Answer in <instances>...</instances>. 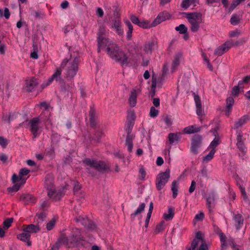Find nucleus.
<instances>
[{"label":"nucleus","instance_id":"obj_1","mask_svg":"<svg viewBox=\"0 0 250 250\" xmlns=\"http://www.w3.org/2000/svg\"><path fill=\"white\" fill-rule=\"evenodd\" d=\"M68 62V60L65 59L62 61L60 67L57 68L55 72L49 78L46 82H44L41 85L42 88L48 86L55 80L59 82L61 91L66 92L69 91L70 88L73 87L74 83L73 81H70L69 83H66L64 80L61 78L62 72V69L66 65Z\"/></svg>","mask_w":250,"mask_h":250},{"label":"nucleus","instance_id":"obj_2","mask_svg":"<svg viewBox=\"0 0 250 250\" xmlns=\"http://www.w3.org/2000/svg\"><path fill=\"white\" fill-rule=\"evenodd\" d=\"M82 162L86 167V171L90 174H92L90 168H93L101 173L108 172L110 171L109 165L103 161H97L94 159L86 158L83 159Z\"/></svg>","mask_w":250,"mask_h":250},{"label":"nucleus","instance_id":"obj_3","mask_svg":"<svg viewBox=\"0 0 250 250\" xmlns=\"http://www.w3.org/2000/svg\"><path fill=\"white\" fill-rule=\"evenodd\" d=\"M106 52L108 55L116 62L120 63L122 66L127 65L129 63L128 58L116 44H112L110 46L108 44Z\"/></svg>","mask_w":250,"mask_h":250},{"label":"nucleus","instance_id":"obj_4","mask_svg":"<svg viewBox=\"0 0 250 250\" xmlns=\"http://www.w3.org/2000/svg\"><path fill=\"white\" fill-rule=\"evenodd\" d=\"M69 248H75L80 246L85 248L88 247L89 243L84 239L82 235L81 230L75 228L72 230L71 235L69 238Z\"/></svg>","mask_w":250,"mask_h":250},{"label":"nucleus","instance_id":"obj_5","mask_svg":"<svg viewBox=\"0 0 250 250\" xmlns=\"http://www.w3.org/2000/svg\"><path fill=\"white\" fill-rule=\"evenodd\" d=\"M186 15L188 22L190 24V30L192 32H196L199 30L200 27V20L202 17V14L199 12L184 13Z\"/></svg>","mask_w":250,"mask_h":250},{"label":"nucleus","instance_id":"obj_6","mask_svg":"<svg viewBox=\"0 0 250 250\" xmlns=\"http://www.w3.org/2000/svg\"><path fill=\"white\" fill-rule=\"evenodd\" d=\"M105 27L102 25L100 26L97 33L98 52L100 53L102 48L108 45L109 39L104 37L106 34Z\"/></svg>","mask_w":250,"mask_h":250},{"label":"nucleus","instance_id":"obj_7","mask_svg":"<svg viewBox=\"0 0 250 250\" xmlns=\"http://www.w3.org/2000/svg\"><path fill=\"white\" fill-rule=\"evenodd\" d=\"M79 59L75 58L66 70L65 78L68 81H73L78 70Z\"/></svg>","mask_w":250,"mask_h":250},{"label":"nucleus","instance_id":"obj_8","mask_svg":"<svg viewBox=\"0 0 250 250\" xmlns=\"http://www.w3.org/2000/svg\"><path fill=\"white\" fill-rule=\"evenodd\" d=\"M170 169L167 168L164 172L160 173L156 178V187L158 190H161L168 182L170 178Z\"/></svg>","mask_w":250,"mask_h":250},{"label":"nucleus","instance_id":"obj_9","mask_svg":"<svg viewBox=\"0 0 250 250\" xmlns=\"http://www.w3.org/2000/svg\"><path fill=\"white\" fill-rule=\"evenodd\" d=\"M203 138L201 135L195 134L193 135L191 139L190 151L194 154L198 153V148L202 144Z\"/></svg>","mask_w":250,"mask_h":250},{"label":"nucleus","instance_id":"obj_10","mask_svg":"<svg viewBox=\"0 0 250 250\" xmlns=\"http://www.w3.org/2000/svg\"><path fill=\"white\" fill-rule=\"evenodd\" d=\"M30 170L23 168L21 169L19 172V175L18 176L16 174H14L12 177V181L13 183L18 182H21V184H24L26 182L27 178H24V176L28 175L30 172Z\"/></svg>","mask_w":250,"mask_h":250},{"label":"nucleus","instance_id":"obj_11","mask_svg":"<svg viewBox=\"0 0 250 250\" xmlns=\"http://www.w3.org/2000/svg\"><path fill=\"white\" fill-rule=\"evenodd\" d=\"M233 47L232 40H229L219 46L215 51L214 54L217 56H221Z\"/></svg>","mask_w":250,"mask_h":250},{"label":"nucleus","instance_id":"obj_12","mask_svg":"<svg viewBox=\"0 0 250 250\" xmlns=\"http://www.w3.org/2000/svg\"><path fill=\"white\" fill-rule=\"evenodd\" d=\"M40 119L39 117H34L29 121V124L30 125V130L33 134V139L38 136V131L39 130Z\"/></svg>","mask_w":250,"mask_h":250},{"label":"nucleus","instance_id":"obj_13","mask_svg":"<svg viewBox=\"0 0 250 250\" xmlns=\"http://www.w3.org/2000/svg\"><path fill=\"white\" fill-rule=\"evenodd\" d=\"M89 117L90 126L96 129L98 125V117L96 113V109L93 106H90Z\"/></svg>","mask_w":250,"mask_h":250},{"label":"nucleus","instance_id":"obj_14","mask_svg":"<svg viewBox=\"0 0 250 250\" xmlns=\"http://www.w3.org/2000/svg\"><path fill=\"white\" fill-rule=\"evenodd\" d=\"M171 18V15L167 11H164L160 12L157 18L153 21L152 26H156L158 24L161 23L162 22L168 20Z\"/></svg>","mask_w":250,"mask_h":250},{"label":"nucleus","instance_id":"obj_15","mask_svg":"<svg viewBox=\"0 0 250 250\" xmlns=\"http://www.w3.org/2000/svg\"><path fill=\"white\" fill-rule=\"evenodd\" d=\"M39 83L38 80L34 77L29 80H26V91L31 92L37 87Z\"/></svg>","mask_w":250,"mask_h":250},{"label":"nucleus","instance_id":"obj_16","mask_svg":"<svg viewBox=\"0 0 250 250\" xmlns=\"http://www.w3.org/2000/svg\"><path fill=\"white\" fill-rule=\"evenodd\" d=\"M20 201H22L25 206L32 204H34L37 202V198L30 194H22L20 197Z\"/></svg>","mask_w":250,"mask_h":250},{"label":"nucleus","instance_id":"obj_17","mask_svg":"<svg viewBox=\"0 0 250 250\" xmlns=\"http://www.w3.org/2000/svg\"><path fill=\"white\" fill-rule=\"evenodd\" d=\"M22 227L23 231L30 234L32 233H36L41 230L38 225H23Z\"/></svg>","mask_w":250,"mask_h":250},{"label":"nucleus","instance_id":"obj_18","mask_svg":"<svg viewBox=\"0 0 250 250\" xmlns=\"http://www.w3.org/2000/svg\"><path fill=\"white\" fill-rule=\"evenodd\" d=\"M44 187L47 189H52L54 188V177L52 174H47L45 177Z\"/></svg>","mask_w":250,"mask_h":250},{"label":"nucleus","instance_id":"obj_19","mask_svg":"<svg viewBox=\"0 0 250 250\" xmlns=\"http://www.w3.org/2000/svg\"><path fill=\"white\" fill-rule=\"evenodd\" d=\"M233 220L234 221V225L237 230L240 229L244 224V217L242 214L238 213L234 214Z\"/></svg>","mask_w":250,"mask_h":250},{"label":"nucleus","instance_id":"obj_20","mask_svg":"<svg viewBox=\"0 0 250 250\" xmlns=\"http://www.w3.org/2000/svg\"><path fill=\"white\" fill-rule=\"evenodd\" d=\"M47 190L48 191L47 193L48 197L56 201L60 200L64 195L62 191L57 193L55 188L52 189H47Z\"/></svg>","mask_w":250,"mask_h":250},{"label":"nucleus","instance_id":"obj_21","mask_svg":"<svg viewBox=\"0 0 250 250\" xmlns=\"http://www.w3.org/2000/svg\"><path fill=\"white\" fill-rule=\"evenodd\" d=\"M194 94V99L196 104V113L199 116L203 115V109L201 99L199 95Z\"/></svg>","mask_w":250,"mask_h":250},{"label":"nucleus","instance_id":"obj_22","mask_svg":"<svg viewBox=\"0 0 250 250\" xmlns=\"http://www.w3.org/2000/svg\"><path fill=\"white\" fill-rule=\"evenodd\" d=\"M200 240H201L202 243L204 241V239L202 236V232L200 231H198L196 233V236L191 243V247L192 250H194L196 249V248L198 245Z\"/></svg>","mask_w":250,"mask_h":250},{"label":"nucleus","instance_id":"obj_23","mask_svg":"<svg viewBox=\"0 0 250 250\" xmlns=\"http://www.w3.org/2000/svg\"><path fill=\"white\" fill-rule=\"evenodd\" d=\"M138 92L136 89H133L131 91L130 95L129 97L128 102L131 107H134L137 104V98Z\"/></svg>","mask_w":250,"mask_h":250},{"label":"nucleus","instance_id":"obj_24","mask_svg":"<svg viewBox=\"0 0 250 250\" xmlns=\"http://www.w3.org/2000/svg\"><path fill=\"white\" fill-rule=\"evenodd\" d=\"M157 45V42L154 40H151L146 42L144 45V51L147 54H151L155 46Z\"/></svg>","mask_w":250,"mask_h":250},{"label":"nucleus","instance_id":"obj_25","mask_svg":"<svg viewBox=\"0 0 250 250\" xmlns=\"http://www.w3.org/2000/svg\"><path fill=\"white\" fill-rule=\"evenodd\" d=\"M202 129V126L197 127L196 125H189L184 128V132L188 134H193L200 132Z\"/></svg>","mask_w":250,"mask_h":250},{"label":"nucleus","instance_id":"obj_26","mask_svg":"<svg viewBox=\"0 0 250 250\" xmlns=\"http://www.w3.org/2000/svg\"><path fill=\"white\" fill-rule=\"evenodd\" d=\"M31 235L26 232H22L17 235V238L22 241L26 242L27 246H31L32 242L30 241Z\"/></svg>","mask_w":250,"mask_h":250},{"label":"nucleus","instance_id":"obj_27","mask_svg":"<svg viewBox=\"0 0 250 250\" xmlns=\"http://www.w3.org/2000/svg\"><path fill=\"white\" fill-rule=\"evenodd\" d=\"M234 104V100L233 97H229L226 100V115L229 116L232 110V106Z\"/></svg>","mask_w":250,"mask_h":250},{"label":"nucleus","instance_id":"obj_28","mask_svg":"<svg viewBox=\"0 0 250 250\" xmlns=\"http://www.w3.org/2000/svg\"><path fill=\"white\" fill-rule=\"evenodd\" d=\"M181 133H170L168 134V138L170 145L176 142L178 143L180 140Z\"/></svg>","mask_w":250,"mask_h":250},{"label":"nucleus","instance_id":"obj_29","mask_svg":"<svg viewBox=\"0 0 250 250\" xmlns=\"http://www.w3.org/2000/svg\"><path fill=\"white\" fill-rule=\"evenodd\" d=\"M237 148L239 150L243 152L245 149L244 141L243 140V135L241 133H239L237 136Z\"/></svg>","mask_w":250,"mask_h":250},{"label":"nucleus","instance_id":"obj_30","mask_svg":"<svg viewBox=\"0 0 250 250\" xmlns=\"http://www.w3.org/2000/svg\"><path fill=\"white\" fill-rule=\"evenodd\" d=\"M249 117L248 115L243 116L238 121L235 122L234 125V128L235 129H237L239 127L242 126L249 120Z\"/></svg>","mask_w":250,"mask_h":250},{"label":"nucleus","instance_id":"obj_31","mask_svg":"<svg viewBox=\"0 0 250 250\" xmlns=\"http://www.w3.org/2000/svg\"><path fill=\"white\" fill-rule=\"evenodd\" d=\"M134 137L132 135H127L125 140V145L127 146V150L129 152H132L133 148V139Z\"/></svg>","mask_w":250,"mask_h":250},{"label":"nucleus","instance_id":"obj_32","mask_svg":"<svg viewBox=\"0 0 250 250\" xmlns=\"http://www.w3.org/2000/svg\"><path fill=\"white\" fill-rule=\"evenodd\" d=\"M168 214L165 213L164 218L166 220H171L174 216V208L172 207H169L168 209Z\"/></svg>","mask_w":250,"mask_h":250},{"label":"nucleus","instance_id":"obj_33","mask_svg":"<svg viewBox=\"0 0 250 250\" xmlns=\"http://www.w3.org/2000/svg\"><path fill=\"white\" fill-rule=\"evenodd\" d=\"M68 241L69 238H67L66 235L65 234H62L56 243H58V245L60 246L61 245L65 244L66 246L69 248Z\"/></svg>","mask_w":250,"mask_h":250},{"label":"nucleus","instance_id":"obj_34","mask_svg":"<svg viewBox=\"0 0 250 250\" xmlns=\"http://www.w3.org/2000/svg\"><path fill=\"white\" fill-rule=\"evenodd\" d=\"M146 207L145 203H141L136 210L130 215V217L132 219H134L136 216L141 213L144 210Z\"/></svg>","mask_w":250,"mask_h":250},{"label":"nucleus","instance_id":"obj_35","mask_svg":"<svg viewBox=\"0 0 250 250\" xmlns=\"http://www.w3.org/2000/svg\"><path fill=\"white\" fill-rule=\"evenodd\" d=\"M124 22L128 28V30L127 32V38L128 40H130L132 37V33L133 30V27L131 22L128 20H125L124 21Z\"/></svg>","mask_w":250,"mask_h":250},{"label":"nucleus","instance_id":"obj_36","mask_svg":"<svg viewBox=\"0 0 250 250\" xmlns=\"http://www.w3.org/2000/svg\"><path fill=\"white\" fill-rule=\"evenodd\" d=\"M88 218L86 216L80 215L75 218V220L76 222L81 223L82 225L84 226L86 225V223L88 222Z\"/></svg>","mask_w":250,"mask_h":250},{"label":"nucleus","instance_id":"obj_37","mask_svg":"<svg viewBox=\"0 0 250 250\" xmlns=\"http://www.w3.org/2000/svg\"><path fill=\"white\" fill-rule=\"evenodd\" d=\"M182 56V54H177L174 58V60H173L172 63V72L174 71L177 67L180 64V59Z\"/></svg>","mask_w":250,"mask_h":250},{"label":"nucleus","instance_id":"obj_38","mask_svg":"<svg viewBox=\"0 0 250 250\" xmlns=\"http://www.w3.org/2000/svg\"><path fill=\"white\" fill-rule=\"evenodd\" d=\"M178 184L176 180L172 182L171 184V190L173 193V198H176L178 194Z\"/></svg>","mask_w":250,"mask_h":250},{"label":"nucleus","instance_id":"obj_39","mask_svg":"<svg viewBox=\"0 0 250 250\" xmlns=\"http://www.w3.org/2000/svg\"><path fill=\"white\" fill-rule=\"evenodd\" d=\"M18 182L14 183V185L12 187H9L7 188V191L9 192H17L21 188V186H22L23 184H21V182H20L19 183H17Z\"/></svg>","mask_w":250,"mask_h":250},{"label":"nucleus","instance_id":"obj_40","mask_svg":"<svg viewBox=\"0 0 250 250\" xmlns=\"http://www.w3.org/2000/svg\"><path fill=\"white\" fill-rule=\"evenodd\" d=\"M244 87H241V85H239V83L237 85L234 86L232 87L231 90V95L236 97H238L240 91V89H243Z\"/></svg>","mask_w":250,"mask_h":250},{"label":"nucleus","instance_id":"obj_41","mask_svg":"<svg viewBox=\"0 0 250 250\" xmlns=\"http://www.w3.org/2000/svg\"><path fill=\"white\" fill-rule=\"evenodd\" d=\"M14 220L13 218H7L5 219L3 223V228L4 229H8L12 225Z\"/></svg>","mask_w":250,"mask_h":250},{"label":"nucleus","instance_id":"obj_42","mask_svg":"<svg viewBox=\"0 0 250 250\" xmlns=\"http://www.w3.org/2000/svg\"><path fill=\"white\" fill-rule=\"evenodd\" d=\"M165 222L163 220L161 221L160 223L156 225L154 232L155 233H158L162 232L165 229Z\"/></svg>","mask_w":250,"mask_h":250},{"label":"nucleus","instance_id":"obj_43","mask_svg":"<svg viewBox=\"0 0 250 250\" xmlns=\"http://www.w3.org/2000/svg\"><path fill=\"white\" fill-rule=\"evenodd\" d=\"M221 242V250H224L223 248L227 246V237L222 232L219 234Z\"/></svg>","mask_w":250,"mask_h":250},{"label":"nucleus","instance_id":"obj_44","mask_svg":"<svg viewBox=\"0 0 250 250\" xmlns=\"http://www.w3.org/2000/svg\"><path fill=\"white\" fill-rule=\"evenodd\" d=\"M138 26L144 29L149 28L151 27L155 26H152V22L150 23V22L147 21H140Z\"/></svg>","mask_w":250,"mask_h":250},{"label":"nucleus","instance_id":"obj_45","mask_svg":"<svg viewBox=\"0 0 250 250\" xmlns=\"http://www.w3.org/2000/svg\"><path fill=\"white\" fill-rule=\"evenodd\" d=\"M215 152V149H212L209 153L203 158V161L208 162L209 161L211 160L213 158Z\"/></svg>","mask_w":250,"mask_h":250},{"label":"nucleus","instance_id":"obj_46","mask_svg":"<svg viewBox=\"0 0 250 250\" xmlns=\"http://www.w3.org/2000/svg\"><path fill=\"white\" fill-rule=\"evenodd\" d=\"M240 18L237 15H233L230 18V22L231 24L235 25L238 24L240 21Z\"/></svg>","mask_w":250,"mask_h":250},{"label":"nucleus","instance_id":"obj_47","mask_svg":"<svg viewBox=\"0 0 250 250\" xmlns=\"http://www.w3.org/2000/svg\"><path fill=\"white\" fill-rule=\"evenodd\" d=\"M103 132L100 130H97L95 131L93 136L92 137V139L97 142H99L101 138H102Z\"/></svg>","mask_w":250,"mask_h":250},{"label":"nucleus","instance_id":"obj_48","mask_svg":"<svg viewBox=\"0 0 250 250\" xmlns=\"http://www.w3.org/2000/svg\"><path fill=\"white\" fill-rule=\"evenodd\" d=\"M175 30L179 31L180 34H183L187 32L188 28L185 24H181L175 28Z\"/></svg>","mask_w":250,"mask_h":250},{"label":"nucleus","instance_id":"obj_49","mask_svg":"<svg viewBox=\"0 0 250 250\" xmlns=\"http://www.w3.org/2000/svg\"><path fill=\"white\" fill-rule=\"evenodd\" d=\"M122 24L121 19L119 18H115L111 24V28L113 29L115 27H118L119 25Z\"/></svg>","mask_w":250,"mask_h":250},{"label":"nucleus","instance_id":"obj_50","mask_svg":"<svg viewBox=\"0 0 250 250\" xmlns=\"http://www.w3.org/2000/svg\"><path fill=\"white\" fill-rule=\"evenodd\" d=\"M134 123L133 121H128L127 123V127L126 128V131L127 132V135H131L133 127L134 126Z\"/></svg>","mask_w":250,"mask_h":250},{"label":"nucleus","instance_id":"obj_51","mask_svg":"<svg viewBox=\"0 0 250 250\" xmlns=\"http://www.w3.org/2000/svg\"><path fill=\"white\" fill-rule=\"evenodd\" d=\"M214 200V195L213 193L210 194L208 196L207 198V206L208 208L210 210L211 208V204L213 201Z\"/></svg>","mask_w":250,"mask_h":250},{"label":"nucleus","instance_id":"obj_52","mask_svg":"<svg viewBox=\"0 0 250 250\" xmlns=\"http://www.w3.org/2000/svg\"><path fill=\"white\" fill-rule=\"evenodd\" d=\"M245 0H233L229 8V11L233 10L238 5H239L241 2L244 1Z\"/></svg>","mask_w":250,"mask_h":250},{"label":"nucleus","instance_id":"obj_53","mask_svg":"<svg viewBox=\"0 0 250 250\" xmlns=\"http://www.w3.org/2000/svg\"><path fill=\"white\" fill-rule=\"evenodd\" d=\"M84 227L89 230H94L96 228V225L90 219L88 220V222L86 223V225Z\"/></svg>","mask_w":250,"mask_h":250},{"label":"nucleus","instance_id":"obj_54","mask_svg":"<svg viewBox=\"0 0 250 250\" xmlns=\"http://www.w3.org/2000/svg\"><path fill=\"white\" fill-rule=\"evenodd\" d=\"M159 110L156 109L154 106H151L150 109L149 116L151 117L155 118L158 116Z\"/></svg>","mask_w":250,"mask_h":250},{"label":"nucleus","instance_id":"obj_55","mask_svg":"<svg viewBox=\"0 0 250 250\" xmlns=\"http://www.w3.org/2000/svg\"><path fill=\"white\" fill-rule=\"evenodd\" d=\"M191 1L190 0H183L181 6L185 9H188L190 5Z\"/></svg>","mask_w":250,"mask_h":250},{"label":"nucleus","instance_id":"obj_56","mask_svg":"<svg viewBox=\"0 0 250 250\" xmlns=\"http://www.w3.org/2000/svg\"><path fill=\"white\" fill-rule=\"evenodd\" d=\"M241 34V32L236 29L235 30L231 31L229 32V36L231 38L238 37Z\"/></svg>","mask_w":250,"mask_h":250},{"label":"nucleus","instance_id":"obj_57","mask_svg":"<svg viewBox=\"0 0 250 250\" xmlns=\"http://www.w3.org/2000/svg\"><path fill=\"white\" fill-rule=\"evenodd\" d=\"M56 223V220L54 219H52L46 224V229L48 230H51L55 226Z\"/></svg>","mask_w":250,"mask_h":250},{"label":"nucleus","instance_id":"obj_58","mask_svg":"<svg viewBox=\"0 0 250 250\" xmlns=\"http://www.w3.org/2000/svg\"><path fill=\"white\" fill-rule=\"evenodd\" d=\"M219 144V138L215 137V138H214L211 142L210 146L212 147V149H215V147H216Z\"/></svg>","mask_w":250,"mask_h":250},{"label":"nucleus","instance_id":"obj_59","mask_svg":"<svg viewBox=\"0 0 250 250\" xmlns=\"http://www.w3.org/2000/svg\"><path fill=\"white\" fill-rule=\"evenodd\" d=\"M135 114L134 111H131L130 112L127 117V120L128 121H133V123H134L135 120Z\"/></svg>","mask_w":250,"mask_h":250},{"label":"nucleus","instance_id":"obj_60","mask_svg":"<svg viewBox=\"0 0 250 250\" xmlns=\"http://www.w3.org/2000/svg\"><path fill=\"white\" fill-rule=\"evenodd\" d=\"M8 145V141L3 137L0 136V145L3 147L5 148Z\"/></svg>","mask_w":250,"mask_h":250},{"label":"nucleus","instance_id":"obj_61","mask_svg":"<svg viewBox=\"0 0 250 250\" xmlns=\"http://www.w3.org/2000/svg\"><path fill=\"white\" fill-rule=\"evenodd\" d=\"M130 19L134 24H137V25H139L140 21L137 17L134 15H131L130 17Z\"/></svg>","mask_w":250,"mask_h":250},{"label":"nucleus","instance_id":"obj_62","mask_svg":"<svg viewBox=\"0 0 250 250\" xmlns=\"http://www.w3.org/2000/svg\"><path fill=\"white\" fill-rule=\"evenodd\" d=\"M73 191L76 193L79 191L81 188V186L78 181H74L73 183Z\"/></svg>","mask_w":250,"mask_h":250},{"label":"nucleus","instance_id":"obj_63","mask_svg":"<svg viewBox=\"0 0 250 250\" xmlns=\"http://www.w3.org/2000/svg\"><path fill=\"white\" fill-rule=\"evenodd\" d=\"M139 172L141 174V176L139 179L141 180H144L145 179L146 172L145 169L143 167L141 168H140Z\"/></svg>","mask_w":250,"mask_h":250},{"label":"nucleus","instance_id":"obj_64","mask_svg":"<svg viewBox=\"0 0 250 250\" xmlns=\"http://www.w3.org/2000/svg\"><path fill=\"white\" fill-rule=\"evenodd\" d=\"M250 81V76L247 75L245 76L243 80L242 81H240L238 83L239 85H243L244 83H247Z\"/></svg>","mask_w":250,"mask_h":250}]
</instances>
